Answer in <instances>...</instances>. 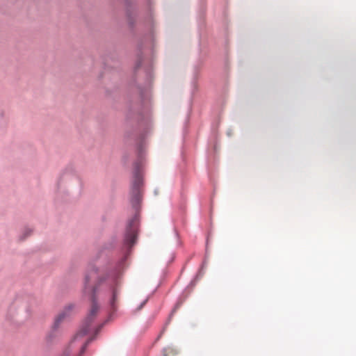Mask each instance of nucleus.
Segmentation results:
<instances>
[{"mask_svg": "<svg viewBox=\"0 0 356 356\" xmlns=\"http://www.w3.org/2000/svg\"><path fill=\"white\" fill-rule=\"evenodd\" d=\"M96 270H92L85 277V293H88L91 298V307L89 314L83 323V327L76 333L69 346L65 348L62 356H79L81 355L86 349L89 343L92 341V338L85 339V336L90 331V325L93 319L95 318L99 309V305L96 300V293L100 289H108L111 293L110 300V309L112 312H116L118 302L119 294L120 292V282L114 277H99L97 283L92 288L88 286L90 282L95 275Z\"/></svg>", "mask_w": 356, "mask_h": 356, "instance_id": "obj_1", "label": "nucleus"}, {"mask_svg": "<svg viewBox=\"0 0 356 356\" xmlns=\"http://www.w3.org/2000/svg\"><path fill=\"white\" fill-rule=\"evenodd\" d=\"M143 184V178L140 172V164L135 163V172L131 189V203L134 208L138 209L142 200L140 187Z\"/></svg>", "mask_w": 356, "mask_h": 356, "instance_id": "obj_2", "label": "nucleus"}, {"mask_svg": "<svg viewBox=\"0 0 356 356\" xmlns=\"http://www.w3.org/2000/svg\"><path fill=\"white\" fill-rule=\"evenodd\" d=\"M138 234V216H135L131 219L127 227L124 236V242L128 245H132L136 243Z\"/></svg>", "mask_w": 356, "mask_h": 356, "instance_id": "obj_3", "label": "nucleus"}, {"mask_svg": "<svg viewBox=\"0 0 356 356\" xmlns=\"http://www.w3.org/2000/svg\"><path fill=\"white\" fill-rule=\"evenodd\" d=\"M24 309L28 314H29L30 310L29 308L26 304V302H24V300H16L14 301V302L12 303V305L10 307L9 312L10 314H13L15 311H16L17 309Z\"/></svg>", "mask_w": 356, "mask_h": 356, "instance_id": "obj_4", "label": "nucleus"}, {"mask_svg": "<svg viewBox=\"0 0 356 356\" xmlns=\"http://www.w3.org/2000/svg\"><path fill=\"white\" fill-rule=\"evenodd\" d=\"M73 308V305H68L66 307V308L64 309V310L61 313L57 315L54 322V326L56 327V326H58L59 323H60V322H62V321L65 319V318L67 317V315L70 314L71 311H72Z\"/></svg>", "mask_w": 356, "mask_h": 356, "instance_id": "obj_5", "label": "nucleus"}, {"mask_svg": "<svg viewBox=\"0 0 356 356\" xmlns=\"http://www.w3.org/2000/svg\"><path fill=\"white\" fill-rule=\"evenodd\" d=\"M102 326V325H99V326L96 329V330H95V333H96V334H97V333H98V332H99V330L101 329Z\"/></svg>", "mask_w": 356, "mask_h": 356, "instance_id": "obj_6", "label": "nucleus"}, {"mask_svg": "<svg viewBox=\"0 0 356 356\" xmlns=\"http://www.w3.org/2000/svg\"><path fill=\"white\" fill-rule=\"evenodd\" d=\"M31 229H29V230L27 231L26 236H27V234H31Z\"/></svg>", "mask_w": 356, "mask_h": 356, "instance_id": "obj_7", "label": "nucleus"}]
</instances>
